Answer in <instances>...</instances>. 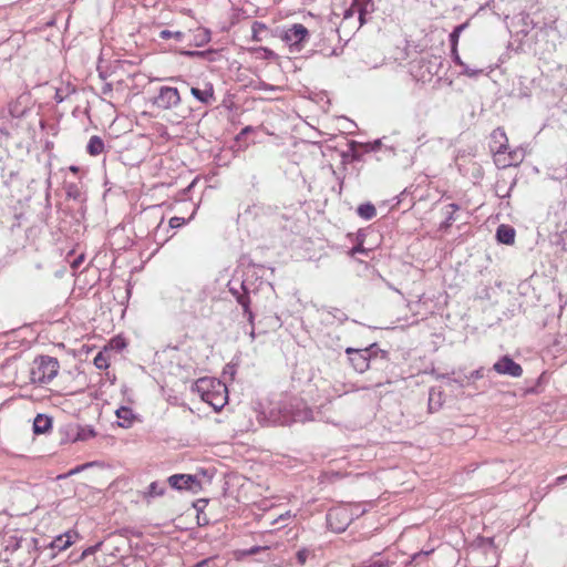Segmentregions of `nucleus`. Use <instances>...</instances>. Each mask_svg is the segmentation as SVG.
Returning a JSON list of instances; mask_svg holds the SVG:
<instances>
[{
    "mask_svg": "<svg viewBox=\"0 0 567 567\" xmlns=\"http://www.w3.org/2000/svg\"><path fill=\"white\" fill-rule=\"evenodd\" d=\"M287 516H289V513H286V515H280V518H287Z\"/></svg>",
    "mask_w": 567,
    "mask_h": 567,
    "instance_id": "obj_52",
    "label": "nucleus"
},
{
    "mask_svg": "<svg viewBox=\"0 0 567 567\" xmlns=\"http://www.w3.org/2000/svg\"><path fill=\"white\" fill-rule=\"evenodd\" d=\"M287 516H289V513H286V515H280V518H287Z\"/></svg>",
    "mask_w": 567,
    "mask_h": 567,
    "instance_id": "obj_53",
    "label": "nucleus"
},
{
    "mask_svg": "<svg viewBox=\"0 0 567 567\" xmlns=\"http://www.w3.org/2000/svg\"><path fill=\"white\" fill-rule=\"evenodd\" d=\"M83 259H84V256H83V255H81V256H79L78 258H75V259L72 261V268H73V269L79 268V267H80V265L82 264Z\"/></svg>",
    "mask_w": 567,
    "mask_h": 567,
    "instance_id": "obj_40",
    "label": "nucleus"
},
{
    "mask_svg": "<svg viewBox=\"0 0 567 567\" xmlns=\"http://www.w3.org/2000/svg\"><path fill=\"white\" fill-rule=\"evenodd\" d=\"M255 51L262 52L264 58L268 59V60H272L276 58V53L272 50L265 48V47H259V48L255 49Z\"/></svg>",
    "mask_w": 567,
    "mask_h": 567,
    "instance_id": "obj_32",
    "label": "nucleus"
},
{
    "mask_svg": "<svg viewBox=\"0 0 567 567\" xmlns=\"http://www.w3.org/2000/svg\"><path fill=\"white\" fill-rule=\"evenodd\" d=\"M228 291L236 299V301L241 306V308L247 309V305H250V292L247 282L245 280H230L227 285Z\"/></svg>",
    "mask_w": 567,
    "mask_h": 567,
    "instance_id": "obj_8",
    "label": "nucleus"
},
{
    "mask_svg": "<svg viewBox=\"0 0 567 567\" xmlns=\"http://www.w3.org/2000/svg\"><path fill=\"white\" fill-rule=\"evenodd\" d=\"M80 471V467H76L75 470H73L71 473H78Z\"/></svg>",
    "mask_w": 567,
    "mask_h": 567,
    "instance_id": "obj_56",
    "label": "nucleus"
},
{
    "mask_svg": "<svg viewBox=\"0 0 567 567\" xmlns=\"http://www.w3.org/2000/svg\"><path fill=\"white\" fill-rule=\"evenodd\" d=\"M357 213L361 218H363L365 220H370L377 215V209H375L374 205L367 203V204H361L358 207Z\"/></svg>",
    "mask_w": 567,
    "mask_h": 567,
    "instance_id": "obj_20",
    "label": "nucleus"
},
{
    "mask_svg": "<svg viewBox=\"0 0 567 567\" xmlns=\"http://www.w3.org/2000/svg\"><path fill=\"white\" fill-rule=\"evenodd\" d=\"M373 8L372 0H352V6L349 11L346 12V18L351 16V10L355 9L359 13L360 23H364V16L369 13Z\"/></svg>",
    "mask_w": 567,
    "mask_h": 567,
    "instance_id": "obj_13",
    "label": "nucleus"
},
{
    "mask_svg": "<svg viewBox=\"0 0 567 567\" xmlns=\"http://www.w3.org/2000/svg\"><path fill=\"white\" fill-rule=\"evenodd\" d=\"M190 93L196 100L206 105L213 104L216 100L212 83H206L204 89L192 87Z\"/></svg>",
    "mask_w": 567,
    "mask_h": 567,
    "instance_id": "obj_11",
    "label": "nucleus"
},
{
    "mask_svg": "<svg viewBox=\"0 0 567 567\" xmlns=\"http://www.w3.org/2000/svg\"><path fill=\"white\" fill-rule=\"evenodd\" d=\"M264 549H267V547L254 546V547H251V548L248 550V554H249V555H256V554H258L259 551H261V550H264Z\"/></svg>",
    "mask_w": 567,
    "mask_h": 567,
    "instance_id": "obj_41",
    "label": "nucleus"
},
{
    "mask_svg": "<svg viewBox=\"0 0 567 567\" xmlns=\"http://www.w3.org/2000/svg\"><path fill=\"white\" fill-rule=\"evenodd\" d=\"M346 353L348 354V359L353 369L359 372H365L370 367V349H354L347 348Z\"/></svg>",
    "mask_w": 567,
    "mask_h": 567,
    "instance_id": "obj_6",
    "label": "nucleus"
},
{
    "mask_svg": "<svg viewBox=\"0 0 567 567\" xmlns=\"http://www.w3.org/2000/svg\"><path fill=\"white\" fill-rule=\"evenodd\" d=\"M460 209V206L457 204H449L445 207L444 214H445V220L441 224L440 229H447L452 226V224L456 220L455 213Z\"/></svg>",
    "mask_w": 567,
    "mask_h": 567,
    "instance_id": "obj_16",
    "label": "nucleus"
},
{
    "mask_svg": "<svg viewBox=\"0 0 567 567\" xmlns=\"http://www.w3.org/2000/svg\"><path fill=\"white\" fill-rule=\"evenodd\" d=\"M60 364L58 359L49 355L35 358L30 368V381L35 384H45L51 382L59 372Z\"/></svg>",
    "mask_w": 567,
    "mask_h": 567,
    "instance_id": "obj_2",
    "label": "nucleus"
},
{
    "mask_svg": "<svg viewBox=\"0 0 567 567\" xmlns=\"http://www.w3.org/2000/svg\"><path fill=\"white\" fill-rule=\"evenodd\" d=\"M451 56L454 61L455 64L457 65H464V62L463 60L461 59L460 54H458V50H457V47H451Z\"/></svg>",
    "mask_w": 567,
    "mask_h": 567,
    "instance_id": "obj_33",
    "label": "nucleus"
},
{
    "mask_svg": "<svg viewBox=\"0 0 567 567\" xmlns=\"http://www.w3.org/2000/svg\"><path fill=\"white\" fill-rule=\"evenodd\" d=\"M181 103V95L176 87L162 86L154 97L153 104L161 110H171Z\"/></svg>",
    "mask_w": 567,
    "mask_h": 567,
    "instance_id": "obj_5",
    "label": "nucleus"
},
{
    "mask_svg": "<svg viewBox=\"0 0 567 567\" xmlns=\"http://www.w3.org/2000/svg\"><path fill=\"white\" fill-rule=\"evenodd\" d=\"M91 553H92V548H89L87 550H84L83 556H85L86 554H91Z\"/></svg>",
    "mask_w": 567,
    "mask_h": 567,
    "instance_id": "obj_48",
    "label": "nucleus"
},
{
    "mask_svg": "<svg viewBox=\"0 0 567 567\" xmlns=\"http://www.w3.org/2000/svg\"><path fill=\"white\" fill-rule=\"evenodd\" d=\"M343 529H344V527H343V526H340V527H337V528H336V530H338V532H341V530H343Z\"/></svg>",
    "mask_w": 567,
    "mask_h": 567,
    "instance_id": "obj_50",
    "label": "nucleus"
},
{
    "mask_svg": "<svg viewBox=\"0 0 567 567\" xmlns=\"http://www.w3.org/2000/svg\"><path fill=\"white\" fill-rule=\"evenodd\" d=\"M111 91H112V86H111V84H105V85L103 86V90H102L103 94H107V93H110Z\"/></svg>",
    "mask_w": 567,
    "mask_h": 567,
    "instance_id": "obj_46",
    "label": "nucleus"
},
{
    "mask_svg": "<svg viewBox=\"0 0 567 567\" xmlns=\"http://www.w3.org/2000/svg\"><path fill=\"white\" fill-rule=\"evenodd\" d=\"M94 364L97 369L104 370L109 368L107 359L102 352H99L94 358Z\"/></svg>",
    "mask_w": 567,
    "mask_h": 567,
    "instance_id": "obj_28",
    "label": "nucleus"
},
{
    "mask_svg": "<svg viewBox=\"0 0 567 567\" xmlns=\"http://www.w3.org/2000/svg\"><path fill=\"white\" fill-rule=\"evenodd\" d=\"M466 27H467V23H462L460 25H456L454 28V30L450 33L451 47H457L458 45V40H460L461 33H462L463 30H465Z\"/></svg>",
    "mask_w": 567,
    "mask_h": 567,
    "instance_id": "obj_26",
    "label": "nucleus"
},
{
    "mask_svg": "<svg viewBox=\"0 0 567 567\" xmlns=\"http://www.w3.org/2000/svg\"><path fill=\"white\" fill-rule=\"evenodd\" d=\"M566 481H567V474H566V475H561V476L557 477L556 483H557V484H563V483H565Z\"/></svg>",
    "mask_w": 567,
    "mask_h": 567,
    "instance_id": "obj_45",
    "label": "nucleus"
},
{
    "mask_svg": "<svg viewBox=\"0 0 567 567\" xmlns=\"http://www.w3.org/2000/svg\"><path fill=\"white\" fill-rule=\"evenodd\" d=\"M437 405V399H434V406Z\"/></svg>",
    "mask_w": 567,
    "mask_h": 567,
    "instance_id": "obj_57",
    "label": "nucleus"
},
{
    "mask_svg": "<svg viewBox=\"0 0 567 567\" xmlns=\"http://www.w3.org/2000/svg\"><path fill=\"white\" fill-rule=\"evenodd\" d=\"M70 169H71L72 172H78V169H79V168H78L76 166H71V167H70Z\"/></svg>",
    "mask_w": 567,
    "mask_h": 567,
    "instance_id": "obj_49",
    "label": "nucleus"
},
{
    "mask_svg": "<svg viewBox=\"0 0 567 567\" xmlns=\"http://www.w3.org/2000/svg\"><path fill=\"white\" fill-rule=\"evenodd\" d=\"M208 52H205V51H189V50H185V51H182L181 54L183 55H186V56H189V58H195V56H199V58H203L207 54Z\"/></svg>",
    "mask_w": 567,
    "mask_h": 567,
    "instance_id": "obj_35",
    "label": "nucleus"
},
{
    "mask_svg": "<svg viewBox=\"0 0 567 567\" xmlns=\"http://www.w3.org/2000/svg\"><path fill=\"white\" fill-rule=\"evenodd\" d=\"M65 194L68 198L80 200L82 197V193L80 187L74 183H69L65 186Z\"/></svg>",
    "mask_w": 567,
    "mask_h": 567,
    "instance_id": "obj_25",
    "label": "nucleus"
},
{
    "mask_svg": "<svg viewBox=\"0 0 567 567\" xmlns=\"http://www.w3.org/2000/svg\"><path fill=\"white\" fill-rule=\"evenodd\" d=\"M169 486L177 491H189L197 494L203 489L202 483L196 475L174 474L167 480Z\"/></svg>",
    "mask_w": 567,
    "mask_h": 567,
    "instance_id": "obj_4",
    "label": "nucleus"
},
{
    "mask_svg": "<svg viewBox=\"0 0 567 567\" xmlns=\"http://www.w3.org/2000/svg\"><path fill=\"white\" fill-rule=\"evenodd\" d=\"M268 29L266 24L255 21L251 25V39L256 42L262 41L261 33L266 32Z\"/></svg>",
    "mask_w": 567,
    "mask_h": 567,
    "instance_id": "obj_22",
    "label": "nucleus"
},
{
    "mask_svg": "<svg viewBox=\"0 0 567 567\" xmlns=\"http://www.w3.org/2000/svg\"><path fill=\"white\" fill-rule=\"evenodd\" d=\"M210 41V32L206 29H197V33L194 38V44L202 47Z\"/></svg>",
    "mask_w": 567,
    "mask_h": 567,
    "instance_id": "obj_24",
    "label": "nucleus"
},
{
    "mask_svg": "<svg viewBox=\"0 0 567 567\" xmlns=\"http://www.w3.org/2000/svg\"><path fill=\"white\" fill-rule=\"evenodd\" d=\"M364 251H365V249L363 248V246L362 245H358V246L352 248L351 255H354L357 252H364Z\"/></svg>",
    "mask_w": 567,
    "mask_h": 567,
    "instance_id": "obj_43",
    "label": "nucleus"
},
{
    "mask_svg": "<svg viewBox=\"0 0 567 567\" xmlns=\"http://www.w3.org/2000/svg\"><path fill=\"white\" fill-rule=\"evenodd\" d=\"M429 554H430V551H419V553H416V554H414V555H413L412 559H413V560H417L420 557H422V556H426V555H429Z\"/></svg>",
    "mask_w": 567,
    "mask_h": 567,
    "instance_id": "obj_44",
    "label": "nucleus"
},
{
    "mask_svg": "<svg viewBox=\"0 0 567 567\" xmlns=\"http://www.w3.org/2000/svg\"><path fill=\"white\" fill-rule=\"evenodd\" d=\"M462 66V74L468 76V78H475L477 76L478 74L482 73V70H478V69H472L470 68L467 64L464 63V65H461Z\"/></svg>",
    "mask_w": 567,
    "mask_h": 567,
    "instance_id": "obj_29",
    "label": "nucleus"
},
{
    "mask_svg": "<svg viewBox=\"0 0 567 567\" xmlns=\"http://www.w3.org/2000/svg\"><path fill=\"white\" fill-rule=\"evenodd\" d=\"M437 395L439 398L441 396V392H436L434 389H432L430 391V395H429V408L431 411H434V410H437L441 405L440 402H437V405L434 406V396Z\"/></svg>",
    "mask_w": 567,
    "mask_h": 567,
    "instance_id": "obj_31",
    "label": "nucleus"
},
{
    "mask_svg": "<svg viewBox=\"0 0 567 567\" xmlns=\"http://www.w3.org/2000/svg\"><path fill=\"white\" fill-rule=\"evenodd\" d=\"M380 144H381V142H380V141H375V142H374L375 147H379V145H380Z\"/></svg>",
    "mask_w": 567,
    "mask_h": 567,
    "instance_id": "obj_51",
    "label": "nucleus"
},
{
    "mask_svg": "<svg viewBox=\"0 0 567 567\" xmlns=\"http://www.w3.org/2000/svg\"><path fill=\"white\" fill-rule=\"evenodd\" d=\"M310 555V551L309 549L307 548H301L297 551L296 554V558H297V561L300 564V565H305L308 557Z\"/></svg>",
    "mask_w": 567,
    "mask_h": 567,
    "instance_id": "obj_30",
    "label": "nucleus"
},
{
    "mask_svg": "<svg viewBox=\"0 0 567 567\" xmlns=\"http://www.w3.org/2000/svg\"><path fill=\"white\" fill-rule=\"evenodd\" d=\"M343 514L342 511H330L327 515V522L332 527L333 526V518H337L339 515Z\"/></svg>",
    "mask_w": 567,
    "mask_h": 567,
    "instance_id": "obj_37",
    "label": "nucleus"
},
{
    "mask_svg": "<svg viewBox=\"0 0 567 567\" xmlns=\"http://www.w3.org/2000/svg\"><path fill=\"white\" fill-rule=\"evenodd\" d=\"M166 491L165 483L163 482H152L148 486L146 495L150 497H157L164 495Z\"/></svg>",
    "mask_w": 567,
    "mask_h": 567,
    "instance_id": "obj_21",
    "label": "nucleus"
},
{
    "mask_svg": "<svg viewBox=\"0 0 567 567\" xmlns=\"http://www.w3.org/2000/svg\"><path fill=\"white\" fill-rule=\"evenodd\" d=\"M73 536L71 534H64L58 536L51 544L52 548L59 550L66 549L73 543Z\"/></svg>",
    "mask_w": 567,
    "mask_h": 567,
    "instance_id": "obj_19",
    "label": "nucleus"
},
{
    "mask_svg": "<svg viewBox=\"0 0 567 567\" xmlns=\"http://www.w3.org/2000/svg\"><path fill=\"white\" fill-rule=\"evenodd\" d=\"M243 311H244V315L245 317L247 318V321L249 322V324L251 327H254V323H255V315L254 312L251 311L250 309V305H247V309L246 308H243Z\"/></svg>",
    "mask_w": 567,
    "mask_h": 567,
    "instance_id": "obj_34",
    "label": "nucleus"
},
{
    "mask_svg": "<svg viewBox=\"0 0 567 567\" xmlns=\"http://www.w3.org/2000/svg\"><path fill=\"white\" fill-rule=\"evenodd\" d=\"M523 157L524 154L522 150H515L508 153L507 158H502V162L498 163L502 164L503 167L518 165L523 161Z\"/></svg>",
    "mask_w": 567,
    "mask_h": 567,
    "instance_id": "obj_18",
    "label": "nucleus"
},
{
    "mask_svg": "<svg viewBox=\"0 0 567 567\" xmlns=\"http://www.w3.org/2000/svg\"><path fill=\"white\" fill-rule=\"evenodd\" d=\"M158 38L162 40L174 39L177 42H182L185 38V33L181 31H171L165 29L159 31Z\"/></svg>",
    "mask_w": 567,
    "mask_h": 567,
    "instance_id": "obj_23",
    "label": "nucleus"
},
{
    "mask_svg": "<svg viewBox=\"0 0 567 567\" xmlns=\"http://www.w3.org/2000/svg\"><path fill=\"white\" fill-rule=\"evenodd\" d=\"M483 377H484L483 368H480V369L472 371L468 375V379L476 380V379H482Z\"/></svg>",
    "mask_w": 567,
    "mask_h": 567,
    "instance_id": "obj_39",
    "label": "nucleus"
},
{
    "mask_svg": "<svg viewBox=\"0 0 567 567\" xmlns=\"http://www.w3.org/2000/svg\"><path fill=\"white\" fill-rule=\"evenodd\" d=\"M115 414L118 420L117 425L123 429L132 427L134 422L137 420V415L128 406H120L115 411Z\"/></svg>",
    "mask_w": 567,
    "mask_h": 567,
    "instance_id": "obj_12",
    "label": "nucleus"
},
{
    "mask_svg": "<svg viewBox=\"0 0 567 567\" xmlns=\"http://www.w3.org/2000/svg\"><path fill=\"white\" fill-rule=\"evenodd\" d=\"M86 151L92 156H97L104 151V142L100 136L93 135L91 136Z\"/></svg>",
    "mask_w": 567,
    "mask_h": 567,
    "instance_id": "obj_17",
    "label": "nucleus"
},
{
    "mask_svg": "<svg viewBox=\"0 0 567 567\" xmlns=\"http://www.w3.org/2000/svg\"><path fill=\"white\" fill-rule=\"evenodd\" d=\"M493 370L498 374L519 378L523 374V368L516 363L509 355H503L493 365Z\"/></svg>",
    "mask_w": 567,
    "mask_h": 567,
    "instance_id": "obj_9",
    "label": "nucleus"
},
{
    "mask_svg": "<svg viewBox=\"0 0 567 567\" xmlns=\"http://www.w3.org/2000/svg\"><path fill=\"white\" fill-rule=\"evenodd\" d=\"M250 336H251V338H254V337H255L254 328L251 329Z\"/></svg>",
    "mask_w": 567,
    "mask_h": 567,
    "instance_id": "obj_55",
    "label": "nucleus"
},
{
    "mask_svg": "<svg viewBox=\"0 0 567 567\" xmlns=\"http://www.w3.org/2000/svg\"><path fill=\"white\" fill-rule=\"evenodd\" d=\"M195 215V210L193 212V214L190 215V217L188 219H185L183 217H177V216H174L169 219V227L171 228H179L182 227L183 225H185L187 221H189L190 219H193Z\"/></svg>",
    "mask_w": 567,
    "mask_h": 567,
    "instance_id": "obj_27",
    "label": "nucleus"
},
{
    "mask_svg": "<svg viewBox=\"0 0 567 567\" xmlns=\"http://www.w3.org/2000/svg\"><path fill=\"white\" fill-rule=\"evenodd\" d=\"M281 39L289 45L290 52L297 53L300 52L308 42L309 31L303 24L295 23L285 30Z\"/></svg>",
    "mask_w": 567,
    "mask_h": 567,
    "instance_id": "obj_3",
    "label": "nucleus"
},
{
    "mask_svg": "<svg viewBox=\"0 0 567 567\" xmlns=\"http://www.w3.org/2000/svg\"><path fill=\"white\" fill-rule=\"evenodd\" d=\"M192 390L199 394L200 399L213 406L216 411L227 403V386L215 378L198 379Z\"/></svg>",
    "mask_w": 567,
    "mask_h": 567,
    "instance_id": "obj_1",
    "label": "nucleus"
},
{
    "mask_svg": "<svg viewBox=\"0 0 567 567\" xmlns=\"http://www.w3.org/2000/svg\"><path fill=\"white\" fill-rule=\"evenodd\" d=\"M287 516H289V513H286V515H280V518H287Z\"/></svg>",
    "mask_w": 567,
    "mask_h": 567,
    "instance_id": "obj_54",
    "label": "nucleus"
},
{
    "mask_svg": "<svg viewBox=\"0 0 567 567\" xmlns=\"http://www.w3.org/2000/svg\"><path fill=\"white\" fill-rule=\"evenodd\" d=\"M312 420V411L307 408L302 403H297L296 405H290V410L285 408V414L282 416L281 423L289 424L295 422H307Z\"/></svg>",
    "mask_w": 567,
    "mask_h": 567,
    "instance_id": "obj_7",
    "label": "nucleus"
},
{
    "mask_svg": "<svg viewBox=\"0 0 567 567\" xmlns=\"http://www.w3.org/2000/svg\"><path fill=\"white\" fill-rule=\"evenodd\" d=\"M250 131H251V127L250 126H246L245 128H243L241 134H247Z\"/></svg>",
    "mask_w": 567,
    "mask_h": 567,
    "instance_id": "obj_47",
    "label": "nucleus"
},
{
    "mask_svg": "<svg viewBox=\"0 0 567 567\" xmlns=\"http://www.w3.org/2000/svg\"><path fill=\"white\" fill-rule=\"evenodd\" d=\"M95 432L92 429L89 430H82L81 433L78 434V440H87L90 437H94Z\"/></svg>",
    "mask_w": 567,
    "mask_h": 567,
    "instance_id": "obj_36",
    "label": "nucleus"
},
{
    "mask_svg": "<svg viewBox=\"0 0 567 567\" xmlns=\"http://www.w3.org/2000/svg\"><path fill=\"white\" fill-rule=\"evenodd\" d=\"M496 238L502 244L511 245L515 240V229L507 225H501L496 230Z\"/></svg>",
    "mask_w": 567,
    "mask_h": 567,
    "instance_id": "obj_14",
    "label": "nucleus"
},
{
    "mask_svg": "<svg viewBox=\"0 0 567 567\" xmlns=\"http://www.w3.org/2000/svg\"><path fill=\"white\" fill-rule=\"evenodd\" d=\"M492 144L491 150L494 152L496 162H502V156L505 154L507 150V136L503 128L498 127L493 131L492 135Z\"/></svg>",
    "mask_w": 567,
    "mask_h": 567,
    "instance_id": "obj_10",
    "label": "nucleus"
},
{
    "mask_svg": "<svg viewBox=\"0 0 567 567\" xmlns=\"http://www.w3.org/2000/svg\"><path fill=\"white\" fill-rule=\"evenodd\" d=\"M207 499L205 498H202V499H197L195 503H194V507L196 508V511L198 512V514L204 509V507L207 505ZM199 518V515L197 516Z\"/></svg>",
    "mask_w": 567,
    "mask_h": 567,
    "instance_id": "obj_38",
    "label": "nucleus"
},
{
    "mask_svg": "<svg viewBox=\"0 0 567 567\" xmlns=\"http://www.w3.org/2000/svg\"><path fill=\"white\" fill-rule=\"evenodd\" d=\"M539 382H540V378L537 380L536 385L525 390V394L537 393L538 392L537 386H538Z\"/></svg>",
    "mask_w": 567,
    "mask_h": 567,
    "instance_id": "obj_42",
    "label": "nucleus"
},
{
    "mask_svg": "<svg viewBox=\"0 0 567 567\" xmlns=\"http://www.w3.org/2000/svg\"><path fill=\"white\" fill-rule=\"evenodd\" d=\"M52 426V421L49 416L38 414L33 421V432L35 434H44Z\"/></svg>",
    "mask_w": 567,
    "mask_h": 567,
    "instance_id": "obj_15",
    "label": "nucleus"
}]
</instances>
